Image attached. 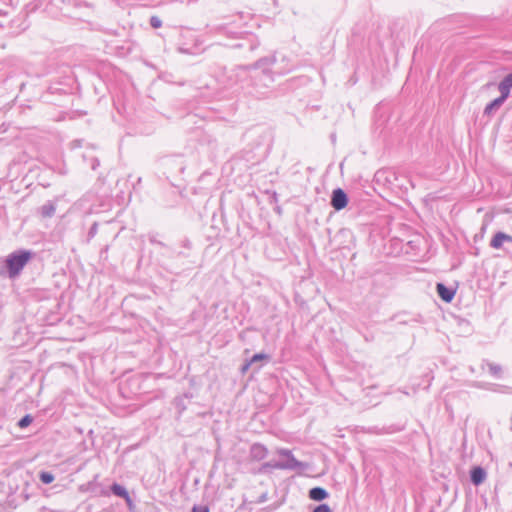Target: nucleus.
Returning <instances> with one entry per match:
<instances>
[{
  "mask_svg": "<svg viewBox=\"0 0 512 512\" xmlns=\"http://www.w3.org/2000/svg\"><path fill=\"white\" fill-rule=\"evenodd\" d=\"M39 479L44 484H50L54 481L55 477L51 472L42 471L39 474Z\"/></svg>",
  "mask_w": 512,
  "mask_h": 512,
  "instance_id": "18",
  "label": "nucleus"
},
{
  "mask_svg": "<svg viewBox=\"0 0 512 512\" xmlns=\"http://www.w3.org/2000/svg\"><path fill=\"white\" fill-rule=\"evenodd\" d=\"M272 64H276L274 55L263 57L250 65V82L247 87L251 88L248 92L254 97L264 98L268 95L269 87L274 82V75H284L292 71V66L271 69Z\"/></svg>",
  "mask_w": 512,
  "mask_h": 512,
  "instance_id": "1",
  "label": "nucleus"
},
{
  "mask_svg": "<svg viewBox=\"0 0 512 512\" xmlns=\"http://www.w3.org/2000/svg\"><path fill=\"white\" fill-rule=\"evenodd\" d=\"M309 498L314 501H323L325 500L329 494L326 489L322 487H313L309 490Z\"/></svg>",
  "mask_w": 512,
  "mask_h": 512,
  "instance_id": "11",
  "label": "nucleus"
},
{
  "mask_svg": "<svg viewBox=\"0 0 512 512\" xmlns=\"http://www.w3.org/2000/svg\"><path fill=\"white\" fill-rule=\"evenodd\" d=\"M312 512H333L328 504H319Z\"/></svg>",
  "mask_w": 512,
  "mask_h": 512,
  "instance_id": "25",
  "label": "nucleus"
},
{
  "mask_svg": "<svg viewBox=\"0 0 512 512\" xmlns=\"http://www.w3.org/2000/svg\"><path fill=\"white\" fill-rule=\"evenodd\" d=\"M330 204L336 211L344 209L348 204V196L346 192L341 188L334 189L331 195Z\"/></svg>",
  "mask_w": 512,
  "mask_h": 512,
  "instance_id": "5",
  "label": "nucleus"
},
{
  "mask_svg": "<svg viewBox=\"0 0 512 512\" xmlns=\"http://www.w3.org/2000/svg\"><path fill=\"white\" fill-rule=\"evenodd\" d=\"M487 389L490 390V391H493V392H509L510 391V387L508 386H503V385H499V384H487Z\"/></svg>",
  "mask_w": 512,
  "mask_h": 512,
  "instance_id": "19",
  "label": "nucleus"
},
{
  "mask_svg": "<svg viewBox=\"0 0 512 512\" xmlns=\"http://www.w3.org/2000/svg\"><path fill=\"white\" fill-rule=\"evenodd\" d=\"M504 80L512 87V73L507 74Z\"/></svg>",
  "mask_w": 512,
  "mask_h": 512,
  "instance_id": "31",
  "label": "nucleus"
},
{
  "mask_svg": "<svg viewBox=\"0 0 512 512\" xmlns=\"http://www.w3.org/2000/svg\"><path fill=\"white\" fill-rule=\"evenodd\" d=\"M213 31L217 34L225 35L228 38H233V39L242 38V36H241L242 33L234 32L231 29H229L227 26H222V25L216 26L215 28H213Z\"/></svg>",
  "mask_w": 512,
  "mask_h": 512,
  "instance_id": "13",
  "label": "nucleus"
},
{
  "mask_svg": "<svg viewBox=\"0 0 512 512\" xmlns=\"http://www.w3.org/2000/svg\"><path fill=\"white\" fill-rule=\"evenodd\" d=\"M487 473L481 466L473 467L470 471V480L475 486L481 485L486 479Z\"/></svg>",
  "mask_w": 512,
  "mask_h": 512,
  "instance_id": "9",
  "label": "nucleus"
},
{
  "mask_svg": "<svg viewBox=\"0 0 512 512\" xmlns=\"http://www.w3.org/2000/svg\"><path fill=\"white\" fill-rule=\"evenodd\" d=\"M181 247L184 248L185 250H191L192 243L189 239H184L181 241Z\"/></svg>",
  "mask_w": 512,
  "mask_h": 512,
  "instance_id": "28",
  "label": "nucleus"
},
{
  "mask_svg": "<svg viewBox=\"0 0 512 512\" xmlns=\"http://www.w3.org/2000/svg\"><path fill=\"white\" fill-rule=\"evenodd\" d=\"M56 211V204L54 201H47L39 208V213L43 218H51Z\"/></svg>",
  "mask_w": 512,
  "mask_h": 512,
  "instance_id": "12",
  "label": "nucleus"
},
{
  "mask_svg": "<svg viewBox=\"0 0 512 512\" xmlns=\"http://www.w3.org/2000/svg\"><path fill=\"white\" fill-rule=\"evenodd\" d=\"M148 239L151 244L159 245L161 247L165 246V244L163 242H161L157 239L156 234H149Z\"/></svg>",
  "mask_w": 512,
  "mask_h": 512,
  "instance_id": "26",
  "label": "nucleus"
},
{
  "mask_svg": "<svg viewBox=\"0 0 512 512\" xmlns=\"http://www.w3.org/2000/svg\"><path fill=\"white\" fill-rule=\"evenodd\" d=\"M267 500V495L266 494H263L259 497V503H263Z\"/></svg>",
  "mask_w": 512,
  "mask_h": 512,
  "instance_id": "35",
  "label": "nucleus"
},
{
  "mask_svg": "<svg viewBox=\"0 0 512 512\" xmlns=\"http://www.w3.org/2000/svg\"><path fill=\"white\" fill-rule=\"evenodd\" d=\"M151 27L157 29L162 26V20L157 16H152L149 21Z\"/></svg>",
  "mask_w": 512,
  "mask_h": 512,
  "instance_id": "24",
  "label": "nucleus"
},
{
  "mask_svg": "<svg viewBox=\"0 0 512 512\" xmlns=\"http://www.w3.org/2000/svg\"><path fill=\"white\" fill-rule=\"evenodd\" d=\"M32 257L33 252L25 249L10 253L4 260L9 278L13 279L19 276Z\"/></svg>",
  "mask_w": 512,
  "mask_h": 512,
  "instance_id": "2",
  "label": "nucleus"
},
{
  "mask_svg": "<svg viewBox=\"0 0 512 512\" xmlns=\"http://www.w3.org/2000/svg\"><path fill=\"white\" fill-rule=\"evenodd\" d=\"M504 242L512 243V236L504 232H497L490 241V246L494 249L502 248Z\"/></svg>",
  "mask_w": 512,
  "mask_h": 512,
  "instance_id": "10",
  "label": "nucleus"
},
{
  "mask_svg": "<svg viewBox=\"0 0 512 512\" xmlns=\"http://www.w3.org/2000/svg\"><path fill=\"white\" fill-rule=\"evenodd\" d=\"M126 502V504L128 505V507L131 509L132 505H133V502H132V499L129 495V493L127 494L126 497L123 498Z\"/></svg>",
  "mask_w": 512,
  "mask_h": 512,
  "instance_id": "30",
  "label": "nucleus"
},
{
  "mask_svg": "<svg viewBox=\"0 0 512 512\" xmlns=\"http://www.w3.org/2000/svg\"><path fill=\"white\" fill-rule=\"evenodd\" d=\"M6 271L5 263L0 259V275L4 274Z\"/></svg>",
  "mask_w": 512,
  "mask_h": 512,
  "instance_id": "32",
  "label": "nucleus"
},
{
  "mask_svg": "<svg viewBox=\"0 0 512 512\" xmlns=\"http://www.w3.org/2000/svg\"><path fill=\"white\" fill-rule=\"evenodd\" d=\"M110 489H111V492H112L114 495H116V496H118V497H121V498L126 497V496H127V494L129 493V492L127 491V489H126L124 486H122V485H120V484H118V483H113V484L111 485Z\"/></svg>",
  "mask_w": 512,
  "mask_h": 512,
  "instance_id": "16",
  "label": "nucleus"
},
{
  "mask_svg": "<svg viewBox=\"0 0 512 512\" xmlns=\"http://www.w3.org/2000/svg\"><path fill=\"white\" fill-rule=\"evenodd\" d=\"M232 47L233 48H244V47H246V43H243V42L237 43V44L233 45Z\"/></svg>",
  "mask_w": 512,
  "mask_h": 512,
  "instance_id": "34",
  "label": "nucleus"
},
{
  "mask_svg": "<svg viewBox=\"0 0 512 512\" xmlns=\"http://www.w3.org/2000/svg\"><path fill=\"white\" fill-rule=\"evenodd\" d=\"M277 453L280 456H283L286 458L285 461H269L265 462L261 465L259 472L265 473L270 469H280V470H296L301 469L304 467V464L301 461H298L294 455L292 454V451L286 448H280L278 449Z\"/></svg>",
  "mask_w": 512,
  "mask_h": 512,
  "instance_id": "3",
  "label": "nucleus"
},
{
  "mask_svg": "<svg viewBox=\"0 0 512 512\" xmlns=\"http://www.w3.org/2000/svg\"><path fill=\"white\" fill-rule=\"evenodd\" d=\"M178 256H182V257H189V253H187L186 251H179L178 252Z\"/></svg>",
  "mask_w": 512,
  "mask_h": 512,
  "instance_id": "36",
  "label": "nucleus"
},
{
  "mask_svg": "<svg viewBox=\"0 0 512 512\" xmlns=\"http://www.w3.org/2000/svg\"><path fill=\"white\" fill-rule=\"evenodd\" d=\"M249 455L252 460L261 461L267 457L268 449L261 443H254L250 447Z\"/></svg>",
  "mask_w": 512,
  "mask_h": 512,
  "instance_id": "7",
  "label": "nucleus"
},
{
  "mask_svg": "<svg viewBox=\"0 0 512 512\" xmlns=\"http://www.w3.org/2000/svg\"><path fill=\"white\" fill-rule=\"evenodd\" d=\"M192 512H210V510L207 505H194Z\"/></svg>",
  "mask_w": 512,
  "mask_h": 512,
  "instance_id": "27",
  "label": "nucleus"
},
{
  "mask_svg": "<svg viewBox=\"0 0 512 512\" xmlns=\"http://www.w3.org/2000/svg\"><path fill=\"white\" fill-rule=\"evenodd\" d=\"M511 88L512 87L503 78L498 85V89L500 91L499 97L505 101L509 97Z\"/></svg>",
  "mask_w": 512,
  "mask_h": 512,
  "instance_id": "15",
  "label": "nucleus"
},
{
  "mask_svg": "<svg viewBox=\"0 0 512 512\" xmlns=\"http://www.w3.org/2000/svg\"><path fill=\"white\" fill-rule=\"evenodd\" d=\"M269 359V355L268 354H265V353H257V354H254L250 361L254 364L258 361H261V360H268Z\"/></svg>",
  "mask_w": 512,
  "mask_h": 512,
  "instance_id": "22",
  "label": "nucleus"
},
{
  "mask_svg": "<svg viewBox=\"0 0 512 512\" xmlns=\"http://www.w3.org/2000/svg\"><path fill=\"white\" fill-rule=\"evenodd\" d=\"M99 166V160L98 159H93L92 160V164H91V167L93 170H96V168Z\"/></svg>",
  "mask_w": 512,
  "mask_h": 512,
  "instance_id": "33",
  "label": "nucleus"
},
{
  "mask_svg": "<svg viewBox=\"0 0 512 512\" xmlns=\"http://www.w3.org/2000/svg\"><path fill=\"white\" fill-rule=\"evenodd\" d=\"M252 364L253 363L250 360L248 362H246L245 364H243L241 367L242 373H245Z\"/></svg>",
  "mask_w": 512,
  "mask_h": 512,
  "instance_id": "29",
  "label": "nucleus"
},
{
  "mask_svg": "<svg viewBox=\"0 0 512 512\" xmlns=\"http://www.w3.org/2000/svg\"><path fill=\"white\" fill-rule=\"evenodd\" d=\"M436 290L439 297L446 303H450L453 300L456 292L454 289L447 287L443 283H437Z\"/></svg>",
  "mask_w": 512,
  "mask_h": 512,
  "instance_id": "8",
  "label": "nucleus"
},
{
  "mask_svg": "<svg viewBox=\"0 0 512 512\" xmlns=\"http://www.w3.org/2000/svg\"><path fill=\"white\" fill-rule=\"evenodd\" d=\"M247 36H248V37H247L246 41H247V43L249 44V49H250V50H254V49H256V48L259 46V42L254 38V36H253V35H250V34H249V35H247Z\"/></svg>",
  "mask_w": 512,
  "mask_h": 512,
  "instance_id": "23",
  "label": "nucleus"
},
{
  "mask_svg": "<svg viewBox=\"0 0 512 512\" xmlns=\"http://www.w3.org/2000/svg\"><path fill=\"white\" fill-rule=\"evenodd\" d=\"M504 102L505 101L502 100L500 97H497L496 99H494L493 101H491L490 103H488L486 105V107L484 109V114L491 115L496 110H498Z\"/></svg>",
  "mask_w": 512,
  "mask_h": 512,
  "instance_id": "14",
  "label": "nucleus"
},
{
  "mask_svg": "<svg viewBox=\"0 0 512 512\" xmlns=\"http://www.w3.org/2000/svg\"><path fill=\"white\" fill-rule=\"evenodd\" d=\"M97 233H98V223L94 222L88 231L87 242H90L96 236Z\"/></svg>",
  "mask_w": 512,
  "mask_h": 512,
  "instance_id": "21",
  "label": "nucleus"
},
{
  "mask_svg": "<svg viewBox=\"0 0 512 512\" xmlns=\"http://www.w3.org/2000/svg\"><path fill=\"white\" fill-rule=\"evenodd\" d=\"M288 66H292V70L294 69V65L290 63V60L286 56H283L279 60L276 58V64H272L271 69L285 68Z\"/></svg>",
  "mask_w": 512,
  "mask_h": 512,
  "instance_id": "17",
  "label": "nucleus"
},
{
  "mask_svg": "<svg viewBox=\"0 0 512 512\" xmlns=\"http://www.w3.org/2000/svg\"><path fill=\"white\" fill-rule=\"evenodd\" d=\"M481 368L484 370L487 368L488 373L495 379H501L504 375L503 367L500 364L490 362L489 360L484 359L481 363Z\"/></svg>",
  "mask_w": 512,
  "mask_h": 512,
  "instance_id": "6",
  "label": "nucleus"
},
{
  "mask_svg": "<svg viewBox=\"0 0 512 512\" xmlns=\"http://www.w3.org/2000/svg\"><path fill=\"white\" fill-rule=\"evenodd\" d=\"M33 421V417L30 414H26L24 417H22L19 422L18 426L20 428H26L28 427Z\"/></svg>",
  "mask_w": 512,
  "mask_h": 512,
  "instance_id": "20",
  "label": "nucleus"
},
{
  "mask_svg": "<svg viewBox=\"0 0 512 512\" xmlns=\"http://www.w3.org/2000/svg\"><path fill=\"white\" fill-rule=\"evenodd\" d=\"M250 66H238L236 68L225 71L221 82L227 88H232L240 82L248 78Z\"/></svg>",
  "mask_w": 512,
  "mask_h": 512,
  "instance_id": "4",
  "label": "nucleus"
}]
</instances>
